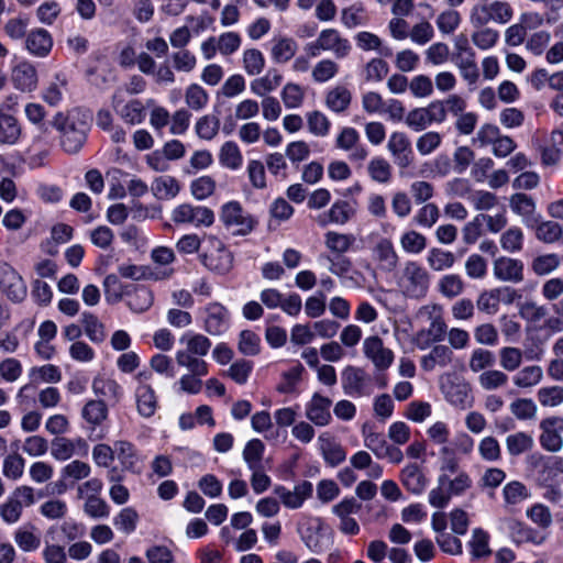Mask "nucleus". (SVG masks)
I'll use <instances>...</instances> for the list:
<instances>
[{"label":"nucleus","instance_id":"nucleus-1","mask_svg":"<svg viewBox=\"0 0 563 563\" xmlns=\"http://www.w3.org/2000/svg\"><path fill=\"white\" fill-rule=\"evenodd\" d=\"M474 449V440L467 433L457 434L448 445L439 450L437 487L429 492V504L434 508H444L452 496L467 492L473 481L467 472L461 470L459 454L468 455Z\"/></svg>","mask_w":563,"mask_h":563},{"label":"nucleus","instance_id":"nucleus-2","mask_svg":"<svg viewBox=\"0 0 563 563\" xmlns=\"http://www.w3.org/2000/svg\"><path fill=\"white\" fill-rule=\"evenodd\" d=\"M89 120L90 115L78 108L55 114L52 125L59 132L65 152L76 154L82 148L90 129Z\"/></svg>","mask_w":563,"mask_h":563},{"label":"nucleus","instance_id":"nucleus-3","mask_svg":"<svg viewBox=\"0 0 563 563\" xmlns=\"http://www.w3.org/2000/svg\"><path fill=\"white\" fill-rule=\"evenodd\" d=\"M397 284L406 297L420 299L428 292L430 274L418 262L408 261L400 272Z\"/></svg>","mask_w":563,"mask_h":563},{"label":"nucleus","instance_id":"nucleus-4","mask_svg":"<svg viewBox=\"0 0 563 563\" xmlns=\"http://www.w3.org/2000/svg\"><path fill=\"white\" fill-rule=\"evenodd\" d=\"M512 15L514 10L509 2L495 0L474 5L470 21L473 26L482 27L488 23L506 24L512 19Z\"/></svg>","mask_w":563,"mask_h":563},{"label":"nucleus","instance_id":"nucleus-5","mask_svg":"<svg viewBox=\"0 0 563 563\" xmlns=\"http://www.w3.org/2000/svg\"><path fill=\"white\" fill-rule=\"evenodd\" d=\"M208 242L210 249L201 255L202 264L219 275L228 274L233 267V254L214 236L209 238Z\"/></svg>","mask_w":563,"mask_h":563},{"label":"nucleus","instance_id":"nucleus-6","mask_svg":"<svg viewBox=\"0 0 563 563\" xmlns=\"http://www.w3.org/2000/svg\"><path fill=\"white\" fill-rule=\"evenodd\" d=\"M220 218L224 225L236 234L245 235L254 228L252 217L243 210L238 201L223 205Z\"/></svg>","mask_w":563,"mask_h":563},{"label":"nucleus","instance_id":"nucleus-7","mask_svg":"<svg viewBox=\"0 0 563 563\" xmlns=\"http://www.w3.org/2000/svg\"><path fill=\"white\" fill-rule=\"evenodd\" d=\"M0 288L12 301L21 302L27 288L21 275L8 263L0 262Z\"/></svg>","mask_w":563,"mask_h":563},{"label":"nucleus","instance_id":"nucleus-8","mask_svg":"<svg viewBox=\"0 0 563 563\" xmlns=\"http://www.w3.org/2000/svg\"><path fill=\"white\" fill-rule=\"evenodd\" d=\"M175 223H191L195 227H210L214 221L213 211L207 207H194L189 203L177 206L172 212Z\"/></svg>","mask_w":563,"mask_h":563},{"label":"nucleus","instance_id":"nucleus-9","mask_svg":"<svg viewBox=\"0 0 563 563\" xmlns=\"http://www.w3.org/2000/svg\"><path fill=\"white\" fill-rule=\"evenodd\" d=\"M363 352L374 367L380 372L389 368L395 358L394 352L384 345L378 335H371L364 340Z\"/></svg>","mask_w":563,"mask_h":563},{"label":"nucleus","instance_id":"nucleus-10","mask_svg":"<svg viewBox=\"0 0 563 563\" xmlns=\"http://www.w3.org/2000/svg\"><path fill=\"white\" fill-rule=\"evenodd\" d=\"M387 148L399 168H408L413 162V154L409 137L404 132L390 134Z\"/></svg>","mask_w":563,"mask_h":563},{"label":"nucleus","instance_id":"nucleus-11","mask_svg":"<svg viewBox=\"0 0 563 563\" xmlns=\"http://www.w3.org/2000/svg\"><path fill=\"white\" fill-rule=\"evenodd\" d=\"M523 263L520 260L501 256L494 261V276L505 283L519 284L523 280Z\"/></svg>","mask_w":563,"mask_h":563},{"label":"nucleus","instance_id":"nucleus-12","mask_svg":"<svg viewBox=\"0 0 563 563\" xmlns=\"http://www.w3.org/2000/svg\"><path fill=\"white\" fill-rule=\"evenodd\" d=\"M559 417H548L540 422V444L548 452H559L563 448V438L558 430Z\"/></svg>","mask_w":563,"mask_h":563},{"label":"nucleus","instance_id":"nucleus-13","mask_svg":"<svg viewBox=\"0 0 563 563\" xmlns=\"http://www.w3.org/2000/svg\"><path fill=\"white\" fill-rule=\"evenodd\" d=\"M332 400L316 393L306 407V417L316 426L324 427L331 421Z\"/></svg>","mask_w":563,"mask_h":563},{"label":"nucleus","instance_id":"nucleus-14","mask_svg":"<svg viewBox=\"0 0 563 563\" xmlns=\"http://www.w3.org/2000/svg\"><path fill=\"white\" fill-rule=\"evenodd\" d=\"M400 479L405 488L415 495H421L429 482L422 467L417 463L406 465L401 471Z\"/></svg>","mask_w":563,"mask_h":563},{"label":"nucleus","instance_id":"nucleus-15","mask_svg":"<svg viewBox=\"0 0 563 563\" xmlns=\"http://www.w3.org/2000/svg\"><path fill=\"white\" fill-rule=\"evenodd\" d=\"M318 37L319 46L323 51H331L338 58L345 57L351 49L349 41L343 38L334 29L323 30Z\"/></svg>","mask_w":563,"mask_h":563},{"label":"nucleus","instance_id":"nucleus-16","mask_svg":"<svg viewBox=\"0 0 563 563\" xmlns=\"http://www.w3.org/2000/svg\"><path fill=\"white\" fill-rule=\"evenodd\" d=\"M114 446L115 457L121 464L120 472L140 473V457L134 444L125 440H120L114 442Z\"/></svg>","mask_w":563,"mask_h":563},{"label":"nucleus","instance_id":"nucleus-17","mask_svg":"<svg viewBox=\"0 0 563 563\" xmlns=\"http://www.w3.org/2000/svg\"><path fill=\"white\" fill-rule=\"evenodd\" d=\"M373 257L379 267L386 272H393L398 265V255L390 240L383 238L373 247Z\"/></svg>","mask_w":563,"mask_h":563},{"label":"nucleus","instance_id":"nucleus-18","mask_svg":"<svg viewBox=\"0 0 563 563\" xmlns=\"http://www.w3.org/2000/svg\"><path fill=\"white\" fill-rule=\"evenodd\" d=\"M26 49L34 56H46L53 46L51 34L44 29L31 31L25 38Z\"/></svg>","mask_w":563,"mask_h":563},{"label":"nucleus","instance_id":"nucleus-19","mask_svg":"<svg viewBox=\"0 0 563 563\" xmlns=\"http://www.w3.org/2000/svg\"><path fill=\"white\" fill-rule=\"evenodd\" d=\"M227 309L220 303H211L207 308L205 329L211 335L222 334L228 327Z\"/></svg>","mask_w":563,"mask_h":563},{"label":"nucleus","instance_id":"nucleus-20","mask_svg":"<svg viewBox=\"0 0 563 563\" xmlns=\"http://www.w3.org/2000/svg\"><path fill=\"white\" fill-rule=\"evenodd\" d=\"M120 100L118 96L112 97V106L119 115L129 124H140L145 118V108L139 99L130 100L121 109H119Z\"/></svg>","mask_w":563,"mask_h":563},{"label":"nucleus","instance_id":"nucleus-21","mask_svg":"<svg viewBox=\"0 0 563 563\" xmlns=\"http://www.w3.org/2000/svg\"><path fill=\"white\" fill-rule=\"evenodd\" d=\"M453 360L452 350L442 344L434 345L429 354L421 357V367L427 371H433L437 366L446 367Z\"/></svg>","mask_w":563,"mask_h":563},{"label":"nucleus","instance_id":"nucleus-22","mask_svg":"<svg viewBox=\"0 0 563 563\" xmlns=\"http://www.w3.org/2000/svg\"><path fill=\"white\" fill-rule=\"evenodd\" d=\"M354 211L347 201H336L328 212L318 217V223L325 227L329 223L344 224L353 216Z\"/></svg>","mask_w":563,"mask_h":563},{"label":"nucleus","instance_id":"nucleus-23","mask_svg":"<svg viewBox=\"0 0 563 563\" xmlns=\"http://www.w3.org/2000/svg\"><path fill=\"white\" fill-rule=\"evenodd\" d=\"M13 539L18 548L26 553L36 551L41 545V537L36 533V527L32 523L16 529Z\"/></svg>","mask_w":563,"mask_h":563},{"label":"nucleus","instance_id":"nucleus-24","mask_svg":"<svg viewBox=\"0 0 563 563\" xmlns=\"http://www.w3.org/2000/svg\"><path fill=\"white\" fill-rule=\"evenodd\" d=\"M283 80L280 73L275 69H268L266 75L254 79L251 85V91L257 97H267V95L276 90Z\"/></svg>","mask_w":563,"mask_h":563},{"label":"nucleus","instance_id":"nucleus-25","mask_svg":"<svg viewBox=\"0 0 563 563\" xmlns=\"http://www.w3.org/2000/svg\"><path fill=\"white\" fill-rule=\"evenodd\" d=\"M509 531L511 539L517 544L533 543L538 545L545 540L544 534L517 520L510 522Z\"/></svg>","mask_w":563,"mask_h":563},{"label":"nucleus","instance_id":"nucleus-26","mask_svg":"<svg viewBox=\"0 0 563 563\" xmlns=\"http://www.w3.org/2000/svg\"><path fill=\"white\" fill-rule=\"evenodd\" d=\"M137 412L144 418H151L157 408V397L150 385H141L136 388Z\"/></svg>","mask_w":563,"mask_h":563},{"label":"nucleus","instance_id":"nucleus-27","mask_svg":"<svg viewBox=\"0 0 563 563\" xmlns=\"http://www.w3.org/2000/svg\"><path fill=\"white\" fill-rule=\"evenodd\" d=\"M92 390L102 400L118 401L121 397V387L112 378L97 376L92 380Z\"/></svg>","mask_w":563,"mask_h":563},{"label":"nucleus","instance_id":"nucleus-28","mask_svg":"<svg viewBox=\"0 0 563 563\" xmlns=\"http://www.w3.org/2000/svg\"><path fill=\"white\" fill-rule=\"evenodd\" d=\"M21 136V126L15 117L10 113L0 112V143L5 145L15 144Z\"/></svg>","mask_w":563,"mask_h":563},{"label":"nucleus","instance_id":"nucleus-29","mask_svg":"<svg viewBox=\"0 0 563 563\" xmlns=\"http://www.w3.org/2000/svg\"><path fill=\"white\" fill-rule=\"evenodd\" d=\"M12 80L20 90L32 91L37 82L36 70L30 64H20L13 69Z\"/></svg>","mask_w":563,"mask_h":563},{"label":"nucleus","instance_id":"nucleus-30","mask_svg":"<svg viewBox=\"0 0 563 563\" xmlns=\"http://www.w3.org/2000/svg\"><path fill=\"white\" fill-rule=\"evenodd\" d=\"M543 369L539 365H529L521 368L514 377V385L521 389H530L541 383Z\"/></svg>","mask_w":563,"mask_h":563},{"label":"nucleus","instance_id":"nucleus-31","mask_svg":"<svg viewBox=\"0 0 563 563\" xmlns=\"http://www.w3.org/2000/svg\"><path fill=\"white\" fill-rule=\"evenodd\" d=\"M342 385L345 393L362 395L365 386V373L362 368L347 366L342 372Z\"/></svg>","mask_w":563,"mask_h":563},{"label":"nucleus","instance_id":"nucleus-32","mask_svg":"<svg viewBox=\"0 0 563 563\" xmlns=\"http://www.w3.org/2000/svg\"><path fill=\"white\" fill-rule=\"evenodd\" d=\"M318 440L323 457L330 465L335 466L345 460L343 448L335 443L329 433L320 434Z\"/></svg>","mask_w":563,"mask_h":563},{"label":"nucleus","instance_id":"nucleus-33","mask_svg":"<svg viewBox=\"0 0 563 563\" xmlns=\"http://www.w3.org/2000/svg\"><path fill=\"white\" fill-rule=\"evenodd\" d=\"M180 190L178 180L173 176H161L154 179L152 191L161 200L175 198Z\"/></svg>","mask_w":563,"mask_h":563},{"label":"nucleus","instance_id":"nucleus-34","mask_svg":"<svg viewBox=\"0 0 563 563\" xmlns=\"http://www.w3.org/2000/svg\"><path fill=\"white\" fill-rule=\"evenodd\" d=\"M352 100L350 90L343 86H336L325 95V104L333 112H344Z\"/></svg>","mask_w":563,"mask_h":563},{"label":"nucleus","instance_id":"nucleus-35","mask_svg":"<svg viewBox=\"0 0 563 563\" xmlns=\"http://www.w3.org/2000/svg\"><path fill=\"white\" fill-rule=\"evenodd\" d=\"M85 334L93 343H101L106 339L103 323L91 312L85 311L80 318Z\"/></svg>","mask_w":563,"mask_h":563},{"label":"nucleus","instance_id":"nucleus-36","mask_svg":"<svg viewBox=\"0 0 563 563\" xmlns=\"http://www.w3.org/2000/svg\"><path fill=\"white\" fill-rule=\"evenodd\" d=\"M455 255L442 249L433 247L428 252L427 264L434 272H443L453 267Z\"/></svg>","mask_w":563,"mask_h":563},{"label":"nucleus","instance_id":"nucleus-37","mask_svg":"<svg viewBox=\"0 0 563 563\" xmlns=\"http://www.w3.org/2000/svg\"><path fill=\"white\" fill-rule=\"evenodd\" d=\"M82 418L91 426H100L108 417V407L102 399L89 400L82 408Z\"/></svg>","mask_w":563,"mask_h":563},{"label":"nucleus","instance_id":"nucleus-38","mask_svg":"<svg viewBox=\"0 0 563 563\" xmlns=\"http://www.w3.org/2000/svg\"><path fill=\"white\" fill-rule=\"evenodd\" d=\"M464 288V280L457 274H446L442 276L438 282L439 292L448 299H454L459 297L463 294Z\"/></svg>","mask_w":563,"mask_h":563},{"label":"nucleus","instance_id":"nucleus-39","mask_svg":"<svg viewBox=\"0 0 563 563\" xmlns=\"http://www.w3.org/2000/svg\"><path fill=\"white\" fill-rule=\"evenodd\" d=\"M108 479L113 483L110 487L109 495L111 500L117 505H124L130 498L129 489L120 484L123 479V475L117 466H113L108 472Z\"/></svg>","mask_w":563,"mask_h":563},{"label":"nucleus","instance_id":"nucleus-40","mask_svg":"<svg viewBox=\"0 0 563 563\" xmlns=\"http://www.w3.org/2000/svg\"><path fill=\"white\" fill-rule=\"evenodd\" d=\"M533 438L522 431L509 434L506 438V449L512 456H517L530 451L533 448Z\"/></svg>","mask_w":563,"mask_h":563},{"label":"nucleus","instance_id":"nucleus-41","mask_svg":"<svg viewBox=\"0 0 563 563\" xmlns=\"http://www.w3.org/2000/svg\"><path fill=\"white\" fill-rule=\"evenodd\" d=\"M508 382V375L500 369L489 368L481 373L478 376V385L484 390H496L504 388L507 386Z\"/></svg>","mask_w":563,"mask_h":563},{"label":"nucleus","instance_id":"nucleus-42","mask_svg":"<svg viewBox=\"0 0 563 563\" xmlns=\"http://www.w3.org/2000/svg\"><path fill=\"white\" fill-rule=\"evenodd\" d=\"M297 52V43L290 37H279L274 40L272 47V57L276 63H286L290 60Z\"/></svg>","mask_w":563,"mask_h":563},{"label":"nucleus","instance_id":"nucleus-43","mask_svg":"<svg viewBox=\"0 0 563 563\" xmlns=\"http://www.w3.org/2000/svg\"><path fill=\"white\" fill-rule=\"evenodd\" d=\"M180 342L186 344V350L181 351L190 353L192 356H205L211 347L210 340L202 334H186Z\"/></svg>","mask_w":563,"mask_h":563},{"label":"nucleus","instance_id":"nucleus-44","mask_svg":"<svg viewBox=\"0 0 563 563\" xmlns=\"http://www.w3.org/2000/svg\"><path fill=\"white\" fill-rule=\"evenodd\" d=\"M367 173L372 180L387 184L391 178V165L383 157H374L367 165Z\"/></svg>","mask_w":563,"mask_h":563},{"label":"nucleus","instance_id":"nucleus-45","mask_svg":"<svg viewBox=\"0 0 563 563\" xmlns=\"http://www.w3.org/2000/svg\"><path fill=\"white\" fill-rule=\"evenodd\" d=\"M444 394L448 401L456 407L464 409L470 406V387L466 384L451 383L444 387Z\"/></svg>","mask_w":563,"mask_h":563},{"label":"nucleus","instance_id":"nucleus-46","mask_svg":"<svg viewBox=\"0 0 563 563\" xmlns=\"http://www.w3.org/2000/svg\"><path fill=\"white\" fill-rule=\"evenodd\" d=\"M119 277L114 274L107 275L103 279V290L106 300L110 303H117L128 294L126 288Z\"/></svg>","mask_w":563,"mask_h":563},{"label":"nucleus","instance_id":"nucleus-47","mask_svg":"<svg viewBox=\"0 0 563 563\" xmlns=\"http://www.w3.org/2000/svg\"><path fill=\"white\" fill-rule=\"evenodd\" d=\"M220 130V119L217 114H207L198 119L196 133L202 139L210 141L216 137Z\"/></svg>","mask_w":563,"mask_h":563},{"label":"nucleus","instance_id":"nucleus-48","mask_svg":"<svg viewBox=\"0 0 563 563\" xmlns=\"http://www.w3.org/2000/svg\"><path fill=\"white\" fill-rule=\"evenodd\" d=\"M496 357L494 353L485 349H476L472 352L468 366L474 373H479L492 368L495 365Z\"/></svg>","mask_w":563,"mask_h":563},{"label":"nucleus","instance_id":"nucleus-49","mask_svg":"<svg viewBox=\"0 0 563 563\" xmlns=\"http://www.w3.org/2000/svg\"><path fill=\"white\" fill-rule=\"evenodd\" d=\"M176 362L179 366L186 367L189 374L206 376L208 374L207 363L198 356L190 353L178 351L176 353Z\"/></svg>","mask_w":563,"mask_h":563},{"label":"nucleus","instance_id":"nucleus-50","mask_svg":"<svg viewBox=\"0 0 563 563\" xmlns=\"http://www.w3.org/2000/svg\"><path fill=\"white\" fill-rule=\"evenodd\" d=\"M208 101L209 95L201 86L191 84L186 88L185 102L189 109L200 111L207 106Z\"/></svg>","mask_w":563,"mask_h":563},{"label":"nucleus","instance_id":"nucleus-51","mask_svg":"<svg viewBox=\"0 0 563 563\" xmlns=\"http://www.w3.org/2000/svg\"><path fill=\"white\" fill-rule=\"evenodd\" d=\"M129 295L128 306L134 312H144L147 310L153 303V295L151 290L145 287L135 288L133 294Z\"/></svg>","mask_w":563,"mask_h":563},{"label":"nucleus","instance_id":"nucleus-52","mask_svg":"<svg viewBox=\"0 0 563 563\" xmlns=\"http://www.w3.org/2000/svg\"><path fill=\"white\" fill-rule=\"evenodd\" d=\"M264 443L258 439L249 441L243 450V459L250 470L263 466Z\"/></svg>","mask_w":563,"mask_h":563},{"label":"nucleus","instance_id":"nucleus-53","mask_svg":"<svg viewBox=\"0 0 563 563\" xmlns=\"http://www.w3.org/2000/svg\"><path fill=\"white\" fill-rule=\"evenodd\" d=\"M509 408L518 420H532L538 412L537 405L530 398H518L510 404Z\"/></svg>","mask_w":563,"mask_h":563},{"label":"nucleus","instance_id":"nucleus-54","mask_svg":"<svg viewBox=\"0 0 563 563\" xmlns=\"http://www.w3.org/2000/svg\"><path fill=\"white\" fill-rule=\"evenodd\" d=\"M220 162L223 166L230 169H238L242 165V154L239 146L234 142H225L219 155Z\"/></svg>","mask_w":563,"mask_h":563},{"label":"nucleus","instance_id":"nucleus-55","mask_svg":"<svg viewBox=\"0 0 563 563\" xmlns=\"http://www.w3.org/2000/svg\"><path fill=\"white\" fill-rule=\"evenodd\" d=\"M364 437V445L369 449L378 459L382 457L383 452L388 446L382 433L374 432L371 427L364 424L362 428Z\"/></svg>","mask_w":563,"mask_h":563},{"label":"nucleus","instance_id":"nucleus-56","mask_svg":"<svg viewBox=\"0 0 563 563\" xmlns=\"http://www.w3.org/2000/svg\"><path fill=\"white\" fill-rule=\"evenodd\" d=\"M139 514L132 507H125L114 517L113 525L122 532L130 534L136 529Z\"/></svg>","mask_w":563,"mask_h":563},{"label":"nucleus","instance_id":"nucleus-57","mask_svg":"<svg viewBox=\"0 0 563 563\" xmlns=\"http://www.w3.org/2000/svg\"><path fill=\"white\" fill-rule=\"evenodd\" d=\"M305 368L301 364H297L282 375V382L277 386V390L282 394H291L296 390L297 384L301 380Z\"/></svg>","mask_w":563,"mask_h":563},{"label":"nucleus","instance_id":"nucleus-58","mask_svg":"<svg viewBox=\"0 0 563 563\" xmlns=\"http://www.w3.org/2000/svg\"><path fill=\"white\" fill-rule=\"evenodd\" d=\"M537 398L543 407H558L563 404V387L558 385L541 387Z\"/></svg>","mask_w":563,"mask_h":563},{"label":"nucleus","instance_id":"nucleus-59","mask_svg":"<svg viewBox=\"0 0 563 563\" xmlns=\"http://www.w3.org/2000/svg\"><path fill=\"white\" fill-rule=\"evenodd\" d=\"M522 351L518 347L505 346L499 351L500 366L507 372L518 369L522 363Z\"/></svg>","mask_w":563,"mask_h":563},{"label":"nucleus","instance_id":"nucleus-60","mask_svg":"<svg viewBox=\"0 0 563 563\" xmlns=\"http://www.w3.org/2000/svg\"><path fill=\"white\" fill-rule=\"evenodd\" d=\"M84 512L93 519L106 518L110 514V507L107 501L99 496H86Z\"/></svg>","mask_w":563,"mask_h":563},{"label":"nucleus","instance_id":"nucleus-61","mask_svg":"<svg viewBox=\"0 0 563 563\" xmlns=\"http://www.w3.org/2000/svg\"><path fill=\"white\" fill-rule=\"evenodd\" d=\"M560 258L556 254L537 256L531 263V269L538 276L552 273L560 266Z\"/></svg>","mask_w":563,"mask_h":563},{"label":"nucleus","instance_id":"nucleus-62","mask_svg":"<svg viewBox=\"0 0 563 563\" xmlns=\"http://www.w3.org/2000/svg\"><path fill=\"white\" fill-rule=\"evenodd\" d=\"M503 495L507 506L520 504L529 496L527 487L517 481L508 483L503 489Z\"/></svg>","mask_w":563,"mask_h":563},{"label":"nucleus","instance_id":"nucleus-63","mask_svg":"<svg viewBox=\"0 0 563 563\" xmlns=\"http://www.w3.org/2000/svg\"><path fill=\"white\" fill-rule=\"evenodd\" d=\"M307 124L309 131L317 136H325L331 126L328 118L318 110L311 111L307 114Z\"/></svg>","mask_w":563,"mask_h":563},{"label":"nucleus","instance_id":"nucleus-64","mask_svg":"<svg viewBox=\"0 0 563 563\" xmlns=\"http://www.w3.org/2000/svg\"><path fill=\"white\" fill-rule=\"evenodd\" d=\"M473 44L479 49L486 51L494 47L499 38V33L489 27H479L471 36Z\"/></svg>","mask_w":563,"mask_h":563}]
</instances>
